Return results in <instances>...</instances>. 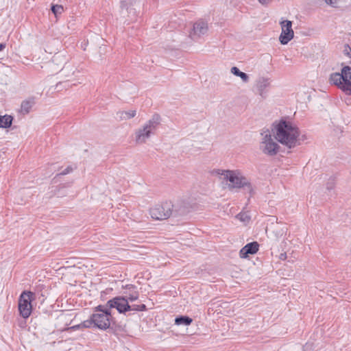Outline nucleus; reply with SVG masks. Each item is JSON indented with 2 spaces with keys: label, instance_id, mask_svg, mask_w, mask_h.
<instances>
[{
  "label": "nucleus",
  "instance_id": "1a4fd4ad",
  "mask_svg": "<svg viewBox=\"0 0 351 351\" xmlns=\"http://www.w3.org/2000/svg\"><path fill=\"white\" fill-rule=\"evenodd\" d=\"M208 32V23L203 20H198L192 24L189 36L193 40H197L206 35Z\"/></svg>",
  "mask_w": 351,
  "mask_h": 351
},
{
  "label": "nucleus",
  "instance_id": "c85d7f7f",
  "mask_svg": "<svg viewBox=\"0 0 351 351\" xmlns=\"http://www.w3.org/2000/svg\"><path fill=\"white\" fill-rule=\"evenodd\" d=\"M6 45L5 43H1L0 44V51L3 50L5 48Z\"/></svg>",
  "mask_w": 351,
  "mask_h": 351
},
{
  "label": "nucleus",
  "instance_id": "20e7f679",
  "mask_svg": "<svg viewBox=\"0 0 351 351\" xmlns=\"http://www.w3.org/2000/svg\"><path fill=\"white\" fill-rule=\"evenodd\" d=\"M274 138L271 130H267L261 132L259 149L263 154L274 156L280 152V147Z\"/></svg>",
  "mask_w": 351,
  "mask_h": 351
},
{
  "label": "nucleus",
  "instance_id": "2eb2a0df",
  "mask_svg": "<svg viewBox=\"0 0 351 351\" xmlns=\"http://www.w3.org/2000/svg\"><path fill=\"white\" fill-rule=\"evenodd\" d=\"M230 73L233 75L239 77L242 82L245 84L248 83L250 81V76L247 73L240 71V69L237 66H232L230 69Z\"/></svg>",
  "mask_w": 351,
  "mask_h": 351
},
{
  "label": "nucleus",
  "instance_id": "f257e3e1",
  "mask_svg": "<svg viewBox=\"0 0 351 351\" xmlns=\"http://www.w3.org/2000/svg\"><path fill=\"white\" fill-rule=\"evenodd\" d=\"M271 134L278 143L291 149L300 144V132L293 123L280 120L275 121L271 126Z\"/></svg>",
  "mask_w": 351,
  "mask_h": 351
},
{
  "label": "nucleus",
  "instance_id": "6ab92c4d",
  "mask_svg": "<svg viewBox=\"0 0 351 351\" xmlns=\"http://www.w3.org/2000/svg\"><path fill=\"white\" fill-rule=\"evenodd\" d=\"M34 102L31 100L23 101L21 106V112L23 113H28L32 108Z\"/></svg>",
  "mask_w": 351,
  "mask_h": 351
},
{
  "label": "nucleus",
  "instance_id": "5701e85b",
  "mask_svg": "<svg viewBox=\"0 0 351 351\" xmlns=\"http://www.w3.org/2000/svg\"><path fill=\"white\" fill-rule=\"evenodd\" d=\"M53 61L62 65L66 62V58L61 54H56L53 56Z\"/></svg>",
  "mask_w": 351,
  "mask_h": 351
},
{
  "label": "nucleus",
  "instance_id": "6e6552de",
  "mask_svg": "<svg viewBox=\"0 0 351 351\" xmlns=\"http://www.w3.org/2000/svg\"><path fill=\"white\" fill-rule=\"evenodd\" d=\"M280 25L281 32L278 40L280 44L285 45H287L294 37L292 22L289 20H281L280 21Z\"/></svg>",
  "mask_w": 351,
  "mask_h": 351
},
{
  "label": "nucleus",
  "instance_id": "4be33fe9",
  "mask_svg": "<svg viewBox=\"0 0 351 351\" xmlns=\"http://www.w3.org/2000/svg\"><path fill=\"white\" fill-rule=\"evenodd\" d=\"M67 71H69V73L65 74V75L69 77L74 75L76 73H79L74 67H71L70 66H67L63 69L64 73H66Z\"/></svg>",
  "mask_w": 351,
  "mask_h": 351
},
{
  "label": "nucleus",
  "instance_id": "cd10ccee",
  "mask_svg": "<svg viewBox=\"0 0 351 351\" xmlns=\"http://www.w3.org/2000/svg\"><path fill=\"white\" fill-rule=\"evenodd\" d=\"M137 298H138V295H137V294H134V295H131V296L129 298V300H130V301H134V300H136Z\"/></svg>",
  "mask_w": 351,
  "mask_h": 351
},
{
  "label": "nucleus",
  "instance_id": "c756f323",
  "mask_svg": "<svg viewBox=\"0 0 351 351\" xmlns=\"http://www.w3.org/2000/svg\"><path fill=\"white\" fill-rule=\"evenodd\" d=\"M139 310H145V306L144 304L141 305V306L139 308Z\"/></svg>",
  "mask_w": 351,
  "mask_h": 351
},
{
  "label": "nucleus",
  "instance_id": "0eeeda50",
  "mask_svg": "<svg viewBox=\"0 0 351 351\" xmlns=\"http://www.w3.org/2000/svg\"><path fill=\"white\" fill-rule=\"evenodd\" d=\"M32 293L30 291L23 292L19 298V310L21 315L23 318H27L29 317L32 313Z\"/></svg>",
  "mask_w": 351,
  "mask_h": 351
},
{
  "label": "nucleus",
  "instance_id": "aec40b11",
  "mask_svg": "<svg viewBox=\"0 0 351 351\" xmlns=\"http://www.w3.org/2000/svg\"><path fill=\"white\" fill-rule=\"evenodd\" d=\"M235 218L243 225H246L250 220V216L247 213H240L236 215Z\"/></svg>",
  "mask_w": 351,
  "mask_h": 351
},
{
  "label": "nucleus",
  "instance_id": "f3484780",
  "mask_svg": "<svg viewBox=\"0 0 351 351\" xmlns=\"http://www.w3.org/2000/svg\"><path fill=\"white\" fill-rule=\"evenodd\" d=\"M12 123V117L10 115H0V128H10Z\"/></svg>",
  "mask_w": 351,
  "mask_h": 351
},
{
  "label": "nucleus",
  "instance_id": "9d476101",
  "mask_svg": "<svg viewBox=\"0 0 351 351\" xmlns=\"http://www.w3.org/2000/svg\"><path fill=\"white\" fill-rule=\"evenodd\" d=\"M92 322L100 329H106L110 325V313L103 310H97L92 316Z\"/></svg>",
  "mask_w": 351,
  "mask_h": 351
},
{
  "label": "nucleus",
  "instance_id": "dca6fc26",
  "mask_svg": "<svg viewBox=\"0 0 351 351\" xmlns=\"http://www.w3.org/2000/svg\"><path fill=\"white\" fill-rule=\"evenodd\" d=\"M136 114V110H129L117 112V117L120 120H128L134 117Z\"/></svg>",
  "mask_w": 351,
  "mask_h": 351
},
{
  "label": "nucleus",
  "instance_id": "4468645a",
  "mask_svg": "<svg viewBox=\"0 0 351 351\" xmlns=\"http://www.w3.org/2000/svg\"><path fill=\"white\" fill-rule=\"evenodd\" d=\"M259 248L257 242H252L245 245L239 252V256L241 258H247L250 255L255 254Z\"/></svg>",
  "mask_w": 351,
  "mask_h": 351
},
{
  "label": "nucleus",
  "instance_id": "7ed1b4c3",
  "mask_svg": "<svg viewBox=\"0 0 351 351\" xmlns=\"http://www.w3.org/2000/svg\"><path fill=\"white\" fill-rule=\"evenodd\" d=\"M191 205L187 197L178 198L174 201H166L156 204L150 209V215L155 219H165L169 217L173 212L184 213Z\"/></svg>",
  "mask_w": 351,
  "mask_h": 351
},
{
  "label": "nucleus",
  "instance_id": "412c9836",
  "mask_svg": "<svg viewBox=\"0 0 351 351\" xmlns=\"http://www.w3.org/2000/svg\"><path fill=\"white\" fill-rule=\"evenodd\" d=\"M346 69V83L348 86L350 88V93H351V67L349 66H345Z\"/></svg>",
  "mask_w": 351,
  "mask_h": 351
},
{
  "label": "nucleus",
  "instance_id": "9b49d317",
  "mask_svg": "<svg viewBox=\"0 0 351 351\" xmlns=\"http://www.w3.org/2000/svg\"><path fill=\"white\" fill-rule=\"evenodd\" d=\"M271 84L270 78L268 77L261 76L259 77L255 83L256 90L257 93L262 97H265L267 94V89L269 87Z\"/></svg>",
  "mask_w": 351,
  "mask_h": 351
},
{
  "label": "nucleus",
  "instance_id": "393cba45",
  "mask_svg": "<svg viewBox=\"0 0 351 351\" xmlns=\"http://www.w3.org/2000/svg\"><path fill=\"white\" fill-rule=\"evenodd\" d=\"M52 12L56 16L60 14L63 11V8L59 5H53L51 8Z\"/></svg>",
  "mask_w": 351,
  "mask_h": 351
},
{
  "label": "nucleus",
  "instance_id": "b1692460",
  "mask_svg": "<svg viewBox=\"0 0 351 351\" xmlns=\"http://www.w3.org/2000/svg\"><path fill=\"white\" fill-rule=\"evenodd\" d=\"M341 0H324V2L329 6L338 8H339L340 2Z\"/></svg>",
  "mask_w": 351,
  "mask_h": 351
},
{
  "label": "nucleus",
  "instance_id": "a211bd4d",
  "mask_svg": "<svg viewBox=\"0 0 351 351\" xmlns=\"http://www.w3.org/2000/svg\"><path fill=\"white\" fill-rule=\"evenodd\" d=\"M193 322V319L187 316H181L176 317L175 324L176 325L189 326Z\"/></svg>",
  "mask_w": 351,
  "mask_h": 351
},
{
  "label": "nucleus",
  "instance_id": "bb28decb",
  "mask_svg": "<svg viewBox=\"0 0 351 351\" xmlns=\"http://www.w3.org/2000/svg\"><path fill=\"white\" fill-rule=\"evenodd\" d=\"M88 326H89L88 324H86V322H84L81 325H77V326L71 327V329H76V328H81V327H88Z\"/></svg>",
  "mask_w": 351,
  "mask_h": 351
},
{
  "label": "nucleus",
  "instance_id": "f8f14e48",
  "mask_svg": "<svg viewBox=\"0 0 351 351\" xmlns=\"http://www.w3.org/2000/svg\"><path fill=\"white\" fill-rule=\"evenodd\" d=\"M110 308H115L119 313H123L131 310L128 301L124 298H116L108 302Z\"/></svg>",
  "mask_w": 351,
  "mask_h": 351
},
{
  "label": "nucleus",
  "instance_id": "f03ea898",
  "mask_svg": "<svg viewBox=\"0 0 351 351\" xmlns=\"http://www.w3.org/2000/svg\"><path fill=\"white\" fill-rule=\"evenodd\" d=\"M217 176L227 182L229 190L243 189L248 193H253L254 186L244 173L239 169H217L214 171Z\"/></svg>",
  "mask_w": 351,
  "mask_h": 351
},
{
  "label": "nucleus",
  "instance_id": "ddd939ff",
  "mask_svg": "<svg viewBox=\"0 0 351 351\" xmlns=\"http://www.w3.org/2000/svg\"><path fill=\"white\" fill-rule=\"evenodd\" d=\"M134 0H121L120 2V16L123 18L134 14Z\"/></svg>",
  "mask_w": 351,
  "mask_h": 351
},
{
  "label": "nucleus",
  "instance_id": "a878e982",
  "mask_svg": "<svg viewBox=\"0 0 351 351\" xmlns=\"http://www.w3.org/2000/svg\"><path fill=\"white\" fill-rule=\"evenodd\" d=\"M343 53L348 57H351V48L348 45H345L343 49Z\"/></svg>",
  "mask_w": 351,
  "mask_h": 351
},
{
  "label": "nucleus",
  "instance_id": "423d86ee",
  "mask_svg": "<svg viewBox=\"0 0 351 351\" xmlns=\"http://www.w3.org/2000/svg\"><path fill=\"white\" fill-rule=\"evenodd\" d=\"M346 69L345 66H343L341 69V72H335L330 75L329 82L330 84L337 86L347 95H351L350 88L346 83Z\"/></svg>",
  "mask_w": 351,
  "mask_h": 351
},
{
  "label": "nucleus",
  "instance_id": "39448f33",
  "mask_svg": "<svg viewBox=\"0 0 351 351\" xmlns=\"http://www.w3.org/2000/svg\"><path fill=\"white\" fill-rule=\"evenodd\" d=\"M156 126L157 122L154 119L149 120L136 130L134 133L135 142L137 144H143L147 143Z\"/></svg>",
  "mask_w": 351,
  "mask_h": 351
}]
</instances>
